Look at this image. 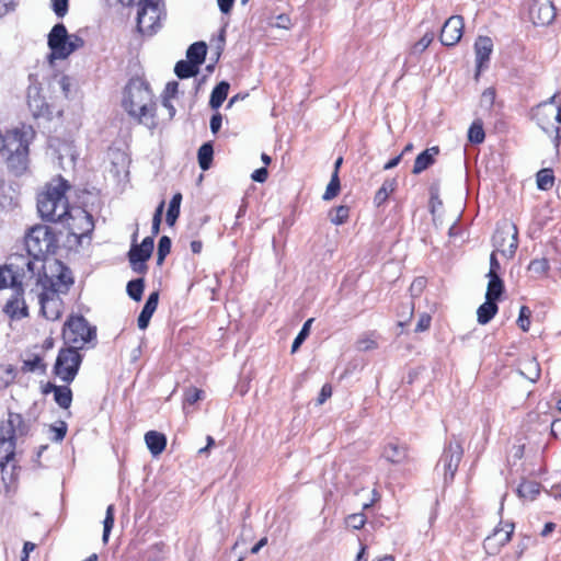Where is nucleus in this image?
I'll use <instances>...</instances> for the list:
<instances>
[{"mask_svg":"<svg viewBox=\"0 0 561 561\" xmlns=\"http://www.w3.org/2000/svg\"><path fill=\"white\" fill-rule=\"evenodd\" d=\"M229 88L230 85L228 82L221 81L213 89L209 100L211 108L216 110L222 105L228 96Z\"/></svg>","mask_w":561,"mask_h":561,"instance_id":"c756f323","label":"nucleus"},{"mask_svg":"<svg viewBox=\"0 0 561 561\" xmlns=\"http://www.w3.org/2000/svg\"><path fill=\"white\" fill-rule=\"evenodd\" d=\"M222 116L220 113H216L210 118V130L216 134L221 127Z\"/></svg>","mask_w":561,"mask_h":561,"instance_id":"774afa93","label":"nucleus"},{"mask_svg":"<svg viewBox=\"0 0 561 561\" xmlns=\"http://www.w3.org/2000/svg\"><path fill=\"white\" fill-rule=\"evenodd\" d=\"M62 225L69 236L81 239L94 228L93 217L80 206H71L64 218L57 221Z\"/></svg>","mask_w":561,"mask_h":561,"instance_id":"1a4fd4ad","label":"nucleus"},{"mask_svg":"<svg viewBox=\"0 0 561 561\" xmlns=\"http://www.w3.org/2000/svg\"><path fill=\"white\" fill-rule=\"evenodd\" d=\"M122 105L138 124L150 129L159 126L156 118L157 103L153 101L152 90L145 79L134 77L128 81L124 90Z\"/></svg>","mask_w":561,"mask_h":561,"instance_id":"f03ea898","label":"nucleus"},{"mask_svg":"<svg viewBox=\"0 0 561 561\" xmlns=\"http://www.w3.org/2000/svg\"><path fill=\"white\" fill-rule=\"evenodd\" d=\"M204 398V391L196 387H190L184 392V402L193 405Z\"/></svg>","mask_w":561,"mask_h":561,"instance_id":"603ef678","label":"nucleus"},{"mask_svg":"<svg viewBox=\"0 0 561 561\" xmlns=\"http://www.w3.org/2000/svg\"><path fill=\"white\" fill-rule=\"evenodd\" d=\"M313 319H308L305 324L302 325V329L300 330V332L298 333V335L295 337L294 342H293V345H291V353H295L298 347L300 346V344L305 341V339L308 336L309 334V329H310V325L312 323Z\"/></svg>","mask_w":561,"mask_h":561,"instance_id":"864d4df0","label":"nucleus"},{"mask_svg":"<svg viewBox=\"0 0 561 561\" xmlns=\"http://www.w3.org/2000/svg\"><path fill=\"white\" fill-rule=\"evenodd\" d=\"M500 270H501V265L496 259V253L492 252L490 255V270H489L488 276L499 275Z\"/></svg>","mask_w":561,"mask_h":561,"instance_id":"0e129e2a","label":"nucleus"},{"mask_svg":"<svg viewBox=\"0 0 561 561\" xmlns=\"http://www.w3.org/2000/svg\"><path fill=\"white\" fill-rule=\"evenodd\" d=\"M267 176H268L267 169L266 168H260V169H256L252 173L251 179L253 181H255V182L264 183L267 180Z\"/></svg>","mask_w":561,"mask_h":561,"instance_id":"69168bd1","label":"nucleus"},{"mask_svg":"<svg viewBox=\"0 0 561 561\" xmlns=\"http://www.w3.org/2000/svg\"><path fill=\"white\" fill-rule=\"evenodd\" d=\"M207 54V46L204 42H196L192 44L187 51H186V58L188 61L194 64L196 67L199 68L202 64H204L205 58Z\"/></svg>","mask_w":561,"mask_h":561,"instance_id":"cd10ccee","label":"nucleus"},{"mask_svg":"<svg viewBox=\"0 0 561 561\" xmlns=\"http://www.w3.org/2000/svg\"><path fill=\"white\" fill-rule=\"evenodd\" d=\"M84 45V41L76 35V34H71L69 35V42L67 43V50H66V58L72 54L75 50L83 47Z\"/></svg>","mask_w":561,"mask_h":561,"instance_id":"4d7b16f0","label":"nucleus"},{"mask_svg":"<svg viewBox=\"0 0 561 561\" xmlns=\"http://www.w3.org/2000/svg\"><path fill=\"white\" fill-rule=\"evenodd\" d=\"M164 205H165L164 201H161V203L158 205V207L156 208V211L153 214L152 227H151V232H152L151 237H153V238L156 236H158L160 232V225L162 221V214H163Z\"/></svg>","mask_w":561,"mask_h":561,"instance_id":"3c124183","label":"nucleus"},{"mask_svg":"<svg viewBox=\"0 0 561 561\" xmlns=\"http://www.w3.org/2000/svg\"><path fill=\"white\" fill-rule=\"evenodd\" d=\"M430 211L434 215L436 208L443 205V202L439 198V190L437 185H432L430 187Z\"/></svg>","mask_w":561,"mask_h":561,"instance_id":"5fc2aeb1","label":"nucleus"},{"mask_svg":"<svg viewBox=\"0 0 561 561\" xmlns=\"http://www.w3.org/2000/svg\"><path fill=\"white\" fill-rule=\"evenodd\" d=\"M376 337H377V334L374 331L369 332V333L362 334L356 341L357 350L360 352H368V351L376 350L378 347Z\"/></svg>","mask_w":561,"mask_h":561,"instance_id":"c9c22d12","label":"nucleus"},{"mask_svg":"<svg viewBox=\"0 0 561 561\" xmlns=\"http://www.w3.org/2000/svg\"><path fill=\"white\" fill-rule=\"evenodd\" d=\"M513 531V524H504L500 527H496L493 533L484 539V550L489 554H496L505 545L512 540Z\"/></svg>","mask_w":561,"mask_h":561,"instance_id":"dca6fc26","label":"nucleus"},{"mask_svg":"<svg viewBox=\"0 0 561 561\" xmlns=\"http://www.w3.org/2000/svg\"><path fill=\"white\" fill-rule=\"evenodd\" d=\"M61 335L66 345L82 350L96 339V329L83 316L70 314L64 323Z\"/></svg>","mask_w":561,"mask_h":561,"instance_id":"0eeeda50","label":"nucleus"},{"mask_svg":"<svg viewBox=\"0 0 561 561\" xmlns=\"http://www.w3.org/2000/svg\"><path fill=\"white\" fill-rule=\"evenodd\" d=\"M83 356L80 350L71 346H64L59 350L53 374L65 383H71L78 375Z\"/></svg>","mask_w":561,"mask_h":561,"instance_id":"6e6552de","label":"nucleus"},{"mask_svg":"<svg viewBox=\"0 0 561 561\" xmlns=\"http://www.w3.org/2000/svg\"><path fill=\"white\" fill-rule=\"evenodd\" d=\"M439 153V148L437 146L431 147L422 151L417 157L415 158L412 173L413 174H420L426 169H428L431 165H433L436 161V156Z\"/></svg>","mask_w":561,"mask_h":561,"instance_id":"4be33fe9","label":"nucleus"},{"mask_svg":"<svg viewBox=\"0 0 561 561\" xmlns=\"http://www.w3.org/2000/svg\"><path fill=\"white\" fill-rule=\"evenodd\" d=\"M493 51V42L489 36H479L474 43V54L477 62L476 78L488 67L491 54Z\"/></svg>","mask_w":561,"mask_h":561,"instance_id":"aec40b11","label":"nucleus"},{"mask_svg":"<svg viewBox=\"0 0 561 561\" xmlns=\"http://www.w3.org/2000/svg\"><path fill=\"white\" fill-rule=\"evenodd\" d=\"M485 133L481 119H476L469 127L468 139L470 142L479 145L484 141Z\"/></svg>","mask_w":561,"mask_h":561,"instance_id":"4c0bfd02","label":"nucleus"},{"mask_svg":"<svg viewBox=\"0 0 561 561\" xmlns=\"http://www.w3.org/2000/svg\"><path fill=\"white\" fill-rule=\"evenodd\" d=\"M539 483L534 481H523L517 489L520 497L534 500L539 494Z\"/></svg>","mask_w":561,"mask_h":561,"instance_id":"ea45409f","label":"nucleus"},{"mask_svg":"<svg viewBox=\"0 0 561 561\" xmlns=\"http://www.w3.org/2000/svg\"><path fill=\"white\" fill-rule=\"evenodd\" d=\"M332 386L330 383H324L320 390L317 403L319 405L323 404L332 396Z\"/></svg>","mask_w":561,"mask_h":561,"instance_id":"680f3d73","label":"nucleus"},{"mask_svg":"<svg viewBox=\"0 0 561 561\" xmlns=\"http://www.w3.org/2000/svg\"><path fill=\"white\" fill-rule=\"evenodd\" d=\"M462 458V448L459 444H449L442 455L445 480L453 481Z\"/></svg>","mask_w":561,"mask_h":561,"instance_id":"6ab92c4d","label":"nucleus"},{"mask_svg":"<svg viewBox=\"0 0 561 561\" xmlns=\"http://www.w3.org/2000/svg\"><path fill=\"white\" fill-rule=\"evenodd\" d=\"M531 310L528 306H522L517 319V325L523 332H528L530 329Z\"/></svg>","mask_w":561,"mask_h":561,"instance_id":"09e8293b","label":"nucleus"},{"mask_svg":"<svg viewBox=\"0 0 561 561\" xmlns=\"http://www.w3.org/2000/svg\"><path fill=\"white\" fill-rule=\"evenodd\" d=\"M434 38L435 34L432 31L426 32L416 43L412 45L411 54L423 53L433 43Z\"/></svg>","mask_w":561,"mask_h":561,"instance_id":"49530a36","label":"nucleus"},{"mask_svg":"<svg viewBox=\"0 0 561 561\" xmlns=\"http://www.w3.org/2000/svg\"><path fill=\"white\" fill-rule=\"evenodd\" d=\"M15 368L10 364L0 365V390L9 387L15 379Z\"/></svg>","mask_w":561,"mask_h":561,"instance_id":"58836bf2","label":"nucleus"},{"mask_svg":"<svg viewBox=\"0 0 561 561\" xmlns=\"http://www.w3.org/2000/svg\"><path fill=\"white\" fill-rule=\"evenodd\" d=\"M158 302H159V291H152L149 295V297L138 317V320H137V324L140 330H145L148 328L150 319H151L152 314L154 313V311L157 310Z\"/></svg>","mask_w":561,"mask_h":561,"instance_id":"5701e85b","label":"nucleus"},{"mask_svg":"<svg viewBox=\"0 0 561 561\" xmlns=\"http://www.w3.org/2000/svg\"><path fill=\"white\" fill-rule=\"evenodd\" d=\"M23 261V264L26 266V272L22 268L20 273V266L13 262L8 265L0 266V289L12 286L14 289L22 285L23 278L26 277V273L28 277L32 278L34 275V264L30 260H25L23 256L20 257Z\"/></svg>","mask_w":561,"mask_h":561,"instance_id":"ddd939ff","label":"nucleus"},{"mask_svg":"<svg viewBox=\"0 0 561 561\" xmlns=\"http://www.w3.org/2000/svg\"><path fill=\"white\" fill-rule=\"evenodd\" d=\"M21 370L23 373H45L46 364L44 363V358L41 355L33 354L22 362Z\"/></svg>","mask_w":561,"mask_h":561,"instance_id":"473e14b6","label":"nucleus"},{"mask_svg":"<svg viewBox=\"0 0 561 561\" xmlns=\"http://www.w3.org/2000/svg\"><path fill=\"white\" fill-rule=\"evenodd\" d=\"M497 311L499 307L496 301L485 299V301L481 306H479L477 310V320L480 324L484 325L494 318Z\"/></svg>","mask_w":561,"mask_h":561,"instance_id":"bb28decb","label":"nucleus"},{"mask_svg":"<svg viewBox=\"0 0 561 561\" xmlns=\"http://www.w3.org/2000/svg\"><path fill=\"white\" fill-rule=\"evenodd\" d=\"M16 8L15 0H0V19Z\"/></svg>","mask_w":561,"mask_h":561,"instance_id":"052dcab7","label":"nucleus"},{"mask_svg":"<svg viewBox=\"0 0 561 561\" xmlns=\"http://www.w3.org/2000/svg\"><path fill=\"white\" fill-rule=\"evenodd\" d=\"M28 426L20 413L9 412L0 422V468L14 459L19 437L27 434Z\"/></svg>","mask_w":561,"mask_h":561,"instance_id":"20e7f679","label":"nucleus"},{"mask_svg":"<svg viewBox=\"0 0 561 561\" xmlns=\"http://www.w3.org/2000/svg\"><path fill=\"white\" fill-rule=\"evenodd\" d=\"M558 94L554 93L533 110V118L552 138L556 146H559L561 139V105L557 103Z\"/></svg>","mask_w":561,"mask_h":561,"instance_id":"423d86ee","label":"nucleus"},{"mask_svg":"<svg viewBox=\"0 0 561 561\" xmlns=\"http://www.w3.org/2000/svg\"><path fill=\"white\" fill-rule=\"evenodd\" d=\"M425 286H426V278H425V277H417V278H415V279L412 282V284H411V286H410V290H411L412 293H417V294H420V293H422V291H423V289L425 288Z\"/></svg>","mask_w":561,"mask_h":561,"instance_id":"338daca9","label":"nucleus"},{"mask_svg":"<svg viewBox=\"0 0 561 561\" xmlns=\"http://www.w3.org/2000/svg\"><path fill=\"white\" fill-rule=\"evenodd\" d=\"M366 522H367V517L363 512L350 514L345 518V524L347 525V527H351L352 529H355V530L362 529L365 526Z\"/></svg>","mask_w":561,"mask_h":561,"instance_id":"8fccbe9b","label":"nucleus"},{"mask_svg":"<svg viewBox=\"0 0 561 561\" xmlns=\"http://www.w3.org/2000/svg\"><path fill=\"white\" fill-rule=\"evenodd\" d=\"M71 185L61 175L53 178L37 194V210L47 221L56 222L65 217L71 207L67 193Z\"/></svg>","mask_w":561,"mask_h":561,"instance_id":"7ed1b4c3","label":"nucleus"},{"mask_svg":"<svg viewBox=\"0 0 561 561\" xmlns=\"http://www.w3.org/2000/svg\"><path fill=\"white\" fill-rule=\"evenodd\" d=\"M463 18L461 15H451L442 27L439 35L440 43L448 47L457 45L463 35Z\"/></svg>","mask_w":561,"mask_h":561,"instance_id":"2eb2a0df","label":"nucleus"},{"mask_svg":"<svg viewBox=\"0 0 561 561\" xmlns=\"http://www.w3.org/2000/svg\"><path fill=\"white\" fill-rule=\"evenodd\" d=\"M51 9L61 19L68 13L69 0H51Z\"/></svg>","mask_w":561,"mask_h":561,"instance_id":"6e6d98bb","label":"nucleus"},{"mask_svg":"<svg viewBox=\"0 0 561 561\" xmlns=\"http://www.w3.org/2000/svg\"><path fill=\"white\" fill-rule=\"evenodd\" d=\"M3 312L11 320H21L28 317V307L24 299V289L19 285L3 307Z\"/></svg>","mask_w":561,"mask_h":561,"instance_id":"f3484780","label":"nucleus"},{"mask_svg":"<svg viewBox=\"0 0 561 561\" xmlns=\"http://www.w3.org/2000/svg\"><path fill=\"white\" fill-rule=\"evenodd\" d=\"M410 445L398 437H390L381 446L380 457L393 466L407 465L411 461Z\"/></svg>","mask_w":561,"mask_h":561,"instance_id":"9b49d317","label":"nucleus"},{"mask_svg":"<svg viewBox=\"0 0 561 561\" xmlns=\"http://www.w3.org/2000/svg\"><path fill=\"white\" fill-rule=\"evenodd\" d=\"M50 431L55 433V440L61 442L67 434V424L65 422H60L58 426H51Z\"/></svg>","mask_w":561,"mask_h":561,"instance_id":"e2e57ef3","label":"nucleus"},{"mask_svg":"<svg viewBox=\"0 0 561 561\" xmlns=\"http://www.w3.org/2000/svg\"><path fill=\"white\" fill-rule=\"evenodd\" d=\"M69 34L62 23L53 26L48 34V47L55 58L65 59Z\"/></svg>","mask_w":561,"mask_h":561,"instance_id":"a211bd4d","label":"nucleus"},{"mask_svg":"<svg viewBox=\"0 0 561 561\" xmlns=\"http://www.w3.org/2000/svg\"><path fill=\"white\" fill-rule=\"evenodd\" d=\"M171 251V239L168 236H162L158 243L157 264L162 265L164 259Z\"/></svg>","mask_w":561,"mask_h":561,"instance_id":"de8ad7c7","label":"nucleus"},{"mask_svg":"<svg viewBox=\"0 0 561 561\" xmlns=\"http://www.w3.org/2000/svg\"><path fill=\"white\" fill-rule=\"evenodd\" d=\"M50 391L54 393V400L59 408L68 410L71 407L72 390L70 389L69 383L57 386L48 382L44 388V393H48Z\"/></svg>","mask_w":561,"mask_h":561,"instance_id":"412c9836","label":"nucleus"},{"mask_svg":"<svg viewBox=\"0 0 561 561\" xmlns=\"http://www.w3.org/2000/svg\"><path fill=\"white\" fill-rule=\"evenodd\" d=\"M214 158V148L211 142L203 144L197 152L199 168L206 171L210 168Z\"/></svg>","mask_w":561,"mask_h":561,"instance_id":"2f4dec72","label":"nucleus"},{"mask_svg":"<svg viewBox=\"0 0 561 561\" xmlns=\"http://www.w3.org/2000/svg\"><path fill=\"white\" fill-rule=\"evenodd\" d=\"M146 445L152 456L161 455L167 447V437L157 431H149L145 434Z\"/></svg>","mask_w":561,"mask_h":561,"instance_id":"b1692460","label":"nucleus"},{"mask_svg":"<svg viewBox=\"0 0 561 561\" xmlns=\"http://www.w3.org/2000/svg\"><path fill=\"white\" fill-rule=\"evenodd\" d=\"M554 182L556 178L551 168L541 169L536 174V184L540 191H550Z\"/></svg>","mask_w":561,"mask_h":561,"instance_id":"7c9ffc66","label":"nucleus"},{"mask_svg":"<svg viewBox=\"0 0 561 561\" xmlns=\"http://www.w3.org/2000/svg\"><path fill=\"white\" fill-rule=\"evenodd\" d=\"M182 202V194L175 193L170 201L169 208L165 216L167 224L172 227L180 216V208Z\"/></svg>","mask_w":561,"mask_h":561,"instance_id":"72a5a7b5","label":"nucleus"},{"mask_svg":"<svg viewBox=\"0 0 561 561\" xmlns=\"http://www.w3.org/2000/svg\"><path fill=\"white\" fill-rule=\"evenodd\" d=\"M144 288H145L144 278L133 279V280L128 282V284H127V294L131 299H134L136 301H140L142 298Z\"/></svg>","mask_w":561,"mask_h":561,"instance_id":"c03bdc74","label":"nucleus"},{"mask_svg":"<svg viewBox=\"0 0 561 561\" xmlns=\"http://www.w3.org/2000/svg\"><path fill=\"white\" fill-rule=\"evenodd\" d=\"M38 283L42 287L38 295L41 314L48 321L59 320L65 309L61 296L67 295L75 283L71 270L61 261L54 260L43 266Z\"/></svg>","mask_w":561,"mask_h":561,"instance_id":"f257e3e1","label":"nucleus"},{"mask_svg":"<svg viewBox=\"0 0 561 561\" xmlns=\"http://www.w3.org/2000/svg\"><path fill=\"white\" fill-rule=\"evenodd\" d=\"M28 107L35 117L48 116L51 114L49 105L45 103L39 96L30 98Z\"/></svg>","mask_w":561,"mask_h":561,"instance_id":"e433bc0d","label":"nucleus"},{"mask_svg":"<svg viewBox=\"0 0 561 561\" xmlns=\"http://www.w3.org/2000/svg\"><path fill=\"white\" fill-rule=\"evenodd\" d=\"M528 270L538 277L547 276L550 270L549 261L546 257L535 259L530 261Z\"/></svg>","mask_w":561,"mask_h":561,"instance_id":"a18cd8bd","label":"nucleus"},{"mask_svg":"<svg viewBox=\"0 0 561 561\" xmlns=\"http://www.w3.org/2000/svg\"><path fill=\"white\" fill-rule=\"evenodd\" d=\"M153 245V237H146L140 244L131 245L128 252V259L135 272L140 274L146 273L147 265L145 263L150 259Z\"/></svg>","mask_w":561,"mask_h":561,"instance_id":"4468645a","label":"nucleus"},{"mask_svg":"<svg viewBox=\"0 0 561 561\" xmlns=\"http://www.w3.org/2000/svg\"><path fill=\"white\" fill-rule=\"evenodd\" d=\"M340 191H341L340 176L336 175V172H333L322 198L324 201H331L340 194Z\"/></svg>","mask_w":561,"mask_h":561,"instance_id":"37998d69","label":"nucleus"},{"mask_svg":"<svg viewBox=\"0 0 561 561\" xmlns=\"http://www.w3.org/2000/svg\"><path fill=\"white\" fill-rule=\"evenodd\" d=\"M350 207L340 205L330 211V220L333 225H344L350 218Z\"/></svg>","mask_w":561,"mask_h":561,"instance_id":"a19ab883","label":"nucleus"},{"mask_svg":"<svg viewBox=\"0 0 561 561\" xmlns=\"http://www.w3.org/2000/svg\"><path fill=\"white\" fill-rule=\"evenodd\" d=\"M115 522V507L113 504L108 505L105 513V518L103 520V536L102 540L104 543H107L110 534L113 529Z\"/></svg>","mask_w":561,"mask_h":561,"instance_id":"79ce46f5","label":"nucleus"},{"mask_svg":"<svg viewBox=\"0 0 561 561\" xmlns=\"http://www.w3.org/2000/svg\"><path fill=\"white\" fill-rule=\"evenodd\" d=\"M24 244L28 255L35 260H44L57 253L59 239L50 227L37 224L25 233Z\"/></svg>","mask_w":561,"mask_h":561,"instance_id":"39448f33","label":"nucleus"},{"mask_svg":"<svg viewBox=\"0 0 561 561\" xmlns=\"http://www.w3.org/2000/svg\"><path fill=\"white\" fill-rule=\"evenodd\" d=\"M161 10L158 0H139L137 28L144 35H150L160 26Z\"/></svg>","mask_w":561,"mask_h":561,"instance_id":"9d476101","label":"nucleus"},{"mask_svg":"<svg viewBox=\"0 0 561 561\" xmlns=\"http://www.w3.org/2000/svg\"><path fill=\"white\" fill-rule=\"evenodd\" d=\"M496 250L506 257H513L518 247V229L510 222L497 229L493 237Z\"/></svg>","mask_w":561,"mask_h":561,"instance_id":"f8f14e48","label":"nucleus"},{"mask_svg":"<svg viewBox=\"0 0 561 561\" xmlns=\"http://www.w3.org/2000/svg\"><path fill=\"white\" fill-rule=\"evenodd\" d=\"M432 317L430 313H422L417 320L415 332H424L431 328Z\"/></svg>","mask_w":561,"mask_h":561,"instance_id":"bf43d9fd","label":"nucleus"},{"mask_svg":"<svg viewBox=\"0 0 561 561\" xmlns=\"http://www.w3.org/2000/svg\"><path fill=\"white\" fill-rule=\"evenodd\" d=\"M174 72L180 79H188L197 76L199 68L188 60H180L175 64Z\"/></svg>","mask_w":561,"mask_h":561,"instance_id":"f704fd0d","label":"nucleus"},{"mask_svg":"<svg viewBox=\"0 0 561 561\" xmlns=\"http://www.w3.org/2000/svg\"><path fill=\"white\" fill-rule=\"evenodd\" d=\"M488 277L489 283L486 287L485 299L497 301L504 293V283L499 275Z\"/></svg>","mask_w":561,"mask_h":561,"instance_id":"c85d7f7f","label":"nucleus"},{"mask_svg":"<svg viewBox=\"0 0 561 561\" xmlns=\"http://www.w3.org/2000/svg\"><path fill=\"white\" fill-rule=\"evenodd\" d=\"M519 373L527 380L536 382L541 375V368L538 360L534 357L525 358L519 364Z\"/></svg>","mask_w":561,"mask_h":561,"instance_id":"393cba45","label":"nucleus"},{"mask_svg":"<svg viewBox=\"0 0 561 561\" xmlns=\"http://www.w3.org/2000/svg\"><path fill=\"white\" fill-rule=\"evenodd\" d=\"M398 182L394 178L392 179H386L379 190L375 193L374 196V204L376 207L382 206L390 195L394 193L397 190Z\"/></svg>","mask_w":561,"mask_h":561,"instance_id":"a878e982","label":"nucleus"},{"mask_svg":"<svg viewBox=\"0 0 561 561\" xmlns=\"http://www.w3.org/2000/svg\"><path fill=\"white\" fill-rule=\"evenodd\" d=\"M538 10H539V12L543 10L546 12V16L539 18V20L536 22L537 24H540V25L549 24L553 20L554 12H553V7L551 4H542L539 7Z\"/></svg>","mask_w":561,"mask_h":561,"instance_id":"13d9d810","label":"nucleus"}]
</instances>
